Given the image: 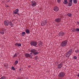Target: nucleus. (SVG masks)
I'll use <instances>...</instances> for the list:
<instances>
[{
    "mask_svg": "<svg viewBox=\"0 0 79 79\" xmlns=\"http://www.w3.org/2000/svg\"><path fill=\"white\" fill-rule=\"evenodd\" d=\"M68 43V41L66 40H65L62 41L61 43L60 46L62 47H66L67 45V44Z\"/></svg>",
    "mask_w": 79,
    "mask_h": 79,
    "instance_id": "1",
    "label": "nucleus"
},
{
    "mask_svg": "<svg viewBox=\"0 0 79 79\" xmlns=\"http://www.w3.org/2000/svg\"><path fill=\"white\" fill-rule=\"evenodd\" d=\"M31 53H33L34 55H37L39 54V52H37V51L35 50V49H32L31 50Z\"/></svg>",
    "mask_w": 79,
    "mask_h": 79,
    "instance_id": "2",
    "label": "nucleus"
},
{
    "mask_svg": "<svg viewBox=\"0 0 79 79\" xmlns=\"http://www.w3.org/2000/svg\"><path fill=\"white\" fill-rule=\"evenodd\" d=\"M73 52V50L70 49L69 51L67 53L66 55V57H69L71 54H72V52Z\"/></svg>",
    "mask_w": 79,
    "mask_h": 79,
    "instance_id": "3",
    "label": "nucleus"
},
{
    "mask_svg": "<svg viewBox=\"0 0 79 79\" xmlns=\"http://www.w3.org/2000/svg\"><path fill=\"white\" fill-rule=\"evenodd\" d=\"M65 76V73L63 72H61L59 73L58 75V76L60 77H64Z\"/></svg>",
    "mask_w": 79,
    "mask_h": 79,
    "instance_id": "4",
    "label": "nucleus"
},
{
    "mask_svg": "<svg viewBox=\"0 0 79 79\" xmlns=\"http://www.w3.org/2000/svg\"><path fill=\"white\" fill-rule=\"evenodd\" d=\"M61 18L60 17H59L57 18H56L55 19V22H56V23H60L61 21Z\"/></svg>",
    "mask_w": 79,
    "mask_h": 79,
    "instance_id": "5",
    "label": "nucleus"
},
{
    "mask_svg": "<svg viewBox=\"0 0 79 79\" xmlns=\"http://www.w3.org/2000/svg\"><path fill=\"white\" fill-rule=\"evenodd\" d=\"M37 42L35 41H31L30 43V44L32 46H36L37 45Z\"/></svg>",
    "mask_w": 79,
    "mask_h": 79,
    "instance_id": "6",
    "label": "nucleus"
},
{
    "mask_svg": "<svg viewBox=\"0 0 79 79\" xmlns=\"http://www.w3.org/2000/svg\"><path fill=\"white\" fill-rule=\"evenodd\" d=\"M31 5L32 6H36V2L35 1H33L31 2Z\"/></svg>",
    "mask_w": 79,
    "mask_h": 79,
    "instance_id": "7",
    "label": "nucleus"
},
{
    "mask_svg": "<svg viewBox=\"0 0 79 79\" xmlns=\"http://www.w3.org/2000/svg\"><path fill=\"white\" fill-rule=\"evenodd\" d=\"M13 12H14V14H15L16 15H18V13H19V9H17L15 10H13Z\"/></svg>",
    "mask_w": 79,
    "mask_h": 79,
    "instance_id": "8",
    "label": "nucleus"
},
{
    "mask_svg": "<svg viewBox=\"0 0 79 79\" xmlns=\"http://www.w3.org/2000/svg\"><path fill=\"white\" fill-rule=\"evenodd\" d=\"M9 22L8 21L5 20L4 21V24L6 26H8L9 25Z\"/></svg>",
    "mask_w": 79,
    "mask_h": 79,
    "instance_id": "9",
    "label": "nucleus"
},
{
    "mask_svg": "<svg viewBox=\"0 0 79 79\" xmlns=\"http://www.w3.org/2000/svg\"><path fill=\"white\" fill-rule=\"evenodd\" d=\"M54 11H56L57 12V11H58V10H59V8H58V7H57L56 6H55L53 8Z\"/></svg>",
    "mask_w": 79,
    "mask_h": 79,
    "instance_id": "10",
    "label": "nucleus"
},
{
    "mask_svg": "<svg viewBox=\"0 0 79 79\" xmlns=\"http://www.w3.org/2000/svg\"><path fill=\"white\" fill-rule=\"evenodd\" d=\"M58 35L59 36H63L64 35V32L60 31Z\"/></svg>",
    "mask_w": 79,
    "mask_h": 79,
    "instance_id": "11",
    "label": "nucleus"
},
{
    "mask_svg": "<svg viewBox=\"0 0 79 79\" xmlns=\"http://www.w3.org/2000/svg\"><path fill=\"white\" fill-rule=\"evenodd\" d=\"M72 2H73V0H71V1H69V4H68L69 6H72V5H73V3H72Z\"/></svg>",
    "mask_w": 79,
    "mask_h": 79,
    "instance_id": "12",
    "label": "nucleus"
},
{
    "mask_svg": "<svg viewBox=\"0 0 79 79\" xmlns=\"http://www.w3.org/2000/svg\"><path fill=\"white\" fill-rule=\"evenodd\" d=\"M47 20H44V22H43L42 23V26H44L45 25L47 24Z\"/></svg>",
    "mask_w": 79,
    "mask_h": 79,
    "instance_id": "13",
    "label": "nucleus"
},
{
    "mask_svg": "<svg viewBox=\"0 0 79 79\" xmlns=\"http://www.w3.org/2000/svg\"><path fill=\"white\" fill-rule=\"evenodd\" d=\"M62 66H63V64H60L58 65L57 68H58V69H60V68H61Z\"/></svg>",
    "mask_w": 79,
    "mask_h": 79,
    "instance_id": "14",
    "label": "nucleus"
},
{
    "mask_svg": "<svg viewBox=\"0 0 79 79\" xmlns=\"http://www.w3.org/2000/svg\"><path fill=\"white\" fill-rule=\"evenodd\" d=\"M25 57H27V58H28L31 56V55L29 54L26 53L25 55Z\"/></svg>",
    "mask_w": 79,
    "mask_h": 79,
    "instance_id": "15",
    "label": "nucleus"
},
{
    "mask_svg": "<svg viewBox=\"0 0 79 79\" xmlns=\"http://www.w3.org/2000/svg\"><path fill=\"white\" fill-rule=\"evenodd\" d=\"M9 24L10 27H13L14 26V24L12 23L11 21H10Z\"/></svg>",
    "mask_w": 79,
    "mask_h": 79,
    "instance_id": "16",
    "label": "nucleus"
},
{
    "mask_svg": "<svg viewBox=\"0 0 79 79\" xmlns=\"http://www.w3.org/2000/svg\"><path fill=\"white\" fill-rule=\"evenodd\" d=\"M63 3L64 5H67V4L68 3V0H64Z\"/></svg>",
    "mask_w": 79,
    "mask_h": 79,
    "instance_id": "17",
    "label": "nucleus"
},
{
    "mask_svg": "<svg viewBox=\"0 0 79 79\" xmlns=\"http://www.w3.org/2000/svg\"><path fill=\"white\" fill-rule=\"evenodd\" d=\"M15 45L17 47H21V44L20 43H16Z\"/></svg>",
    "mask_w": 79,
    "mask_h": 79,
    "instance_id": "18",
    "label": "nucleus"
},
{
    "mask_svg": "<svg viewBox=\"0 0 79 79\" xmlns=\"http://www.w3.org/2000/svg\"><path fill=\"white\" fill-rule=\"evenodd\" d=\"M26 34H30V31H29V30L28 29H27L26 30Z\"/></svg>",
    "mask_w": 79,
    "mask_h": 79,
    "instance_id": "19",
    "label": "nucleus"
},
{
    "mask_svg": "<svg viewBox=\"0 0 79 79\" xmlns=\"http://www.w3.org/2000/svg\"><path fill=\"white\" fill-rule=\"evenodd\" d=\"M67 15L68 17H69V18H71L72 17V14L69 13L67 14Z\"/></svg>",
    "mask_w": 79,
    "mask_h": 79,
    "instance_id": "20",
    "label": "nucleus"
},
{
    "mask_svg": "<svg viewBox=\"0 0 79 79\" xmlns=\"http://www.w3.org/2000/svg\"><path fill=\"white\" fill-rule=\"evenodd\" d=\"M25 34H26V32H25L24 31L22 33V36H24V35Z\"/></svg>",
    "mask_w": 79,
    "mask_h": 79,
    "instance_id": "21",
    "label": "nucleus"
},
{
    "mask_svg": "<svg viewBox=\"0 0 79 79\" xmlns=\"http://www.w3.org/2000/svg\"><path fill=\"white\" fill-rule=\"evenodd\" d=\"M38 45L40 47H41L42 45V42H40L39 44Z\"/></svg>",
    "mask_w": 79,
    "mask_h": 79,
    "instance_id": "22",
    "label": "nucleus"
},
{
    "mask_svg": "<svg viewBox=\"0 0 79 79\" xmlns=\"http://www.w3.org/2000/svg\"><path fill=\"white\" fill-rule=\"evenodd\" d=\"M73 3H77V1L76 0H73Z\"/></svg>",
    "mask_w": 79,
    "mask_h": 79,
    "instance_id": "23",
    "label": "nucleus"
},
{
    "mask_svg": "<svg viewBox=\"0 0 79 79\" xmlns=\"http://www.w3.org/2000/svg\"><path fill=\"white\" fill-rule=\"evenodd\" d=\"M17 55H18V54L16 53H15L13 56V57H14L15 58V57H17Z\"/></svg>",
    "mask_w": 79,
    "mask_h": 79,
    "instance_id": "24",
    "label": "nucleus"
},
{
    "mask_svg": "<svg viewBox=\"0 0 79 79\" xmlns=\"http://www.w3.org/2000/svg\"><path fill=\"white\" fill-rule=\"evenodd\" d=\"M18 63V60H16L15 62V64L16 65Z\"/></svg>",
    "mask_w": 79,
    "mask_h": 79,
    "instance_id": "25",
    "label": "nucleus"
},
{
    "mask_svg": "<svg viewBox=\"0 0 79 79\" xmlns=\"http://www.w3.org/2000/svg\"><path fill=\"white\" fill-rule=\"evenodd\" d=\"M0 79H6V77H5L3 76L1 77Z\"/></svg>",
    "mask_w": 79,
    "mask_h": 79,
    "instance_id": "26",
    "label": "nucleus"
},
{
    "mask_svg": "<svg viewBox=\"0 0 79 79\" xmlns=\"http://www.w3.org/2000/svg\"><path fill=\"white\" fill-rule=\"evenodd\" d=\"M73 58L75 59V60H76V59L77 58V56H74Z\"/></svg>",
    "mask_w": 79,
    "mask_h": 79,
    "instance_id": "27",
    "label": "nucleus"
},
{
    "mask_svg": "<svg viewBox=\"0 0 79 79\" xmlns=\"http://www.w3.org/2000/svg\"><path fill=\"white\" fill-rule=\"evenodd\" d=\"M75 30L77 32H79V28H76Z\"/></svg>",
    "mask_w": 79,
    "mask_h": 79,
    "instance_id": "28",
    "label": "nucleus"
},
{
    "mask_svg": "<svg viewBox=\"0 0 79 79\" xmlns=\"http://www.w3.org/2000/svg\"><path fill=\"white\" fill-rule=\"evenodd\" d=\"M11 69L12 70H15V68H14V67L12 66L11 67Z\"/></svg>",
    "mask_w": 79,
    "mask_h": 79,
    "instance_id": "29",
    "label": "nucleus"
},
{
    "mask_svg": "<svg viewBox=\"0 0 79 79\" xmlns=\"http://www.w3.org/2000/svg\"><path fill=\"white\" fill-rule=\"evenodd\" d=\"M57 2L58 3H60L61 2V0H57Z\"/></svg>",
    "mask_w": 79,
    "mask_h": 79,
    "instance_id": "30",
    "label": "nucleus"
},
{
    "mask_svg": "<svg viewBox=\"0 0 79 79\" xmlns=\"http://www.w3.org/2000/svg\"><path fill=\"white\" fill-rule=\"evenodd\" d=\"M76 53H78L79 52V50H77L75 51Z\"/></svg>",
    "mask_w": 79,
    "mask_h": 79,
    "instance_id": "31",
    "label": "nucleus"
},
{
    "mask_svg": "<svg viewBox=\"0 0 79 79\" xmlns=\"http://www.w3.org/2000/svg\"><path fill=\"white\" fill-rule=\"evenodd\" d=\"M0 34H4V32L2 31L0 32Z\"/></svg>",
    "mask_w": 79,
    "mask_h": 79,
    "instance_id": "32",
    "label": "nucleus"
},
{
    "mask_svg": "<svg viewBox=\"0 0 79 79\" xmlns=\"http://www.w3.org/2000/svg\"><path fill=\"white\" fill-rule=\"evenodd\" d=\"M74 30H75L74 29H72V31L73 32H74Z\"/></svg>",
    "mask_w": 79,
    "mask_h": 79,
    "instance_id": "33",
    "label": "nucleus"
},
{
    "mask_svg": "<svg viewBox=\"0 0 79 79\" xmlns=\"http://www.w3.org/2000/svg\"><path fill=\"white\" fill-rule=\"evenodd\" d=\"M77 76L79 77V74L77 75Z\"/></svg>",
    "mask_w": 79,
    "mask_h": 79,
    "instance_id": "34",
    "label": "nucleus"
},
{
    "mask_svg": "<svg viewBox=\"0 0 79 79\" xmlns=\"http://www.w3.org/2000/svg\"><path fill=\"white\" fill-rule=\"evenodd\" d=\"M28 67H29V68H31V66H28Z\"/></svg>",
    "mask_w": 79,
    "mask_h": 79,
    "instance_id": "35",
    "label": "nucleus"
},
{
    "mask_svg": "<svg viewBox=\"0 0 79 79\" xmlns=\"http://www.w3.org/2000/svg\"><path fill=\"white\" fill-rule=\"evenodd\" d=\"M35 60H37V58H36V57H35Z\"/></svg>",
    "mask_w": 79,
    "mask_h": 79,
    "instance_id": "36",
    "label": "nucleus"
},
{
    "mask_svg": "<svg viewBox=\"0 0 79 79\" xmlns=\"http://www.w3.org/2000/svg\"><path fill=\"white\" fill-rule=\"evenodd\" d=\"M7 2H10V0H8Z\"/></svg>",
    "mask_w": 79,
    "mask_h": 79,
    "instance_id": "37",
    "label": "nucleus"
},
{
    "mask_svg": "<svg viewBox=\"0 0 79 79\" xmlns=\"http://www.w3.org/2000/svg\"><path fill=\"white\" fill-rule=\"evenodd\" d=\"M30 54H32V53H30Z\"/></svg>",
    "mask_w": 79,
    "mask_h": 79,
    "instance_id": "38",
    "label": "nucleus"
},
{
    "mask_svg": "<svg viewBox=\"0 0 79 79\" xmlns=\"http://www.w3.org/2000/svg\"><path fill=\"white\" fill-rule=\"evenodd\" d=\"M7 7H8V6H7Z\"/></svg>",
    "mask_w": 79,
    "mask_h": 79,
    "instance_id": "39",
    "label": "nucleus"
}]
</instances>
